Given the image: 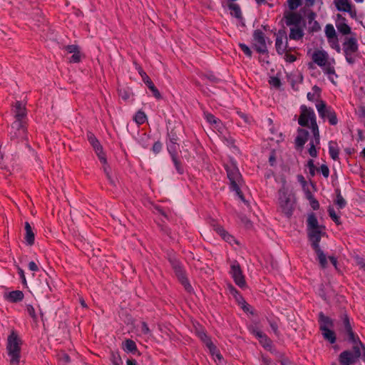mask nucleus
<instances>
[{
	"instance_id": "f257e3e1",
	"label": "nucleus",
	"mask_w": 365,
	"mask_h": 365,
	"mask_svg": "<svg viewBox=\"0 0 365 365\" xmlns=\"http://www.w3.org/2000/svg\"><path fill=\"white\" fill-rule=\"evenodd\" d=\"M21 338L16 331L12 330L8 336L6 341V351L9 357L10 365H20L21 362Z\"/></svg>"
},
{
	"instance_id": "f03ea898",
	"label": "nucleus",
	"mask_w": 365,
	"mask_h": 365,
	"mask_svg": "<svg viewBox=\"0 0 365 365\" xmlns=\"http://www.w3.org/2000/svg\"><path fill=\"white\" fill-rule=\"evenodd\" d=\"M307 231L311 244L320 242L322 237L325 235V227L319 224L317 216L314 212L309 214L307 216Z\"/></svg>"
},
{
	"instance_id": "7ed1b4c3",
	"label": "nucleus",
	"mask_w": 365,
	"mask_h": 365,
	"mask_svg": "<svg viewBox=\"0 0 365 365\" xmlns=\"http://www.w3.org/2000/svg\"><path fill=\"white\" fill-rule=\"evenodd\" d=\"M279 205L282 212L289 217L293 212L294 210V201L292 200L291 195L287 193V189L283 187L279 191Z\"/></svg>"
},
{
	"instance_id": "20e7f679",
	"label": "nucleus",
	"mask_w": 365,
	"mask_h": 365,
	"mask_svg": "<svg viewBox=\"0 0 365 365\" xmlns=\"http://www.w3.org/2000/svg\"><path fill=\"white\" fill-rule=\"evenodd\" d=\"M343 49L346 61L349 63H354L358 52V44L356 38H346L343 43Z\"/></svg>"
},
{
	"instance_id": "39448f33",
	"label": "nucleus",
	"mask_w": 365,
	"mask_h": 365,
	"mask_svg": "<svg viewBox=\"0 0 365 365\" xmlns=\"http://www.w3.org/2000/svg\"><path fill=\"white\" fill-rule=\"evenodd\" d=\"M275 47L278 54L282 55L287 51L288 48L287 35L286 31L279 29L275 33Z\"/></svg>"
},
{
	"instance_id": "423d86ee",
	"label": "nucleus",
	"mask_w": 365,
	"mask_h": 365,
	"mask_svg": "<svg viewBox=\"0 0 365 365\" xmlns=\"http://www.w3.org/2000/svg\"><path fill=\"white\" fill-rule=\"evenodd\" d=\"M317 108L319 115L324 118H327L331 125H336L337 123V118L334 111L331 108H327L324 101H321L317 105Z\"/></svg>"
},
{
	"instance_id": "0eeeda50",
	"label": "nucleus",
	"mask_w": 365,
	"mask_h": 365,
	"mask_svg": "<svg viewBox=\"0 0 365 365\" xmlns=\"http://www.w3.org/2000/svg\"><path fill=\"white\" fill-rule=\"evenodd\" d=\"M309 120L311 125L316 121L315 114L312 109L307 108L305 106L301 107V114L298 119V123L301 126H309Z\"/></svg>"
},
{
	"instance_id": "6e6552de",
	"label": "nucleus",
	"mask_w": 365,
	"mask_h": 365,
	"mask_svg": "<svg viewBox=\"0 0 365 365\" xmlns=\"http://www.w3.org/2000/svg\"><path fill=\"white\" fill-rule=\"evenodd\" d=\"M255 48L259 53H267L264 34L261 30H255L253 34Z\"/></svg>"
},
{
	"instance_id": "1a4fd4ad",
	"label": "nucleus",
	"mask_w": 365,
	"mask_h": 365,
	"mask_svg": "<svg viewBox=\"0 0 365 365\" xmlns=\"http://www.w3.org/2000/svg\"><path fill=\"white\" fill-rule=\"evenodd\" d=\"M230 274L237 285L242 288L246 287V281L238 263L231 265Z\"/></svg>"
},
{
	"instance_id": "9d476101",
	"label": "nucleus",
	"mask_w": 365,
	"mask_h": 365,
	"mask_svg": "<svg viewBox=\"0 0 365 365\" xmlns=\"http://www.w3.org/2000/svg\"><path fill=\"white\" fill-rule=\"evenodd\" d=\"M226 170L227 178L230 181L232 187L240 185V182L242 181V176L237 168L234 165H231L230 166L227 165Z\"/></svg>"
},
{
	"instance_id": "9b49d317",
	"label": "nucleus",
	"mask_w": 365,
	"mask_h": 365,
	"mask_svg": "<svg viewBox=\"0 0 365 365\" xmlns=\"http://www.w3.org/2000/svg\"><path fill=\"white\" fill-rule=\"evenodd\" d=\"M284 19L287 26L293 27L301 25L302 16L299 13L290 10L284 11Z\"/></svg>"
},
{
	"instance_id": "f8f14e48",
	"label": "nucleus",
	"mask_w": 365,
	"mask_h": 365,
	"mask_svg": "<svg viewBox=\"0 0 365 365\" xmlns=\"http://www.w3.org/2000/svg\"><path fill=\"white\" fill-rule=\"evenodd\" d=\"M24 119V118L16 119V120L12 123L11 128L14 129L16 132L11 136V139L18 137L24 138L26 136L27 131L26 123Z\"/></svg>"
},
{
	"instance_id": "ddd939ff",
	"label": "nucleus",
	"mask_w": 365,
	"mask_h": 365,
	"mask_svg": "<svg viewBox=\"0 0 365 365\" xmlns=\"http://www.w3.org/2000/svg\"><path fill=\"white\" fill-rule=\"evenodd\" d=\"M64 48L68 53H73L69 60L70 63H79L81 61L82 53L77 45H68L64 46Z\"/></svg>"
},
{
	"instance_id": "4468645a",
	"label": "nucleus",
	"mask_w": 365,
	"mask_h": 365,
	"mask_svg": "<svg viewBox=\"0 0 365 365\" xmlns=\"http://www.w3.org/2000/svg\"><path fill=\"white\" fill-rule=\"evenodd\" d=\"M341 319H342L343 325L344 327V330L346 331V332L347 333V334L349 336V340L350 341H351L352 343H356V336L352 330L348 315L346 313H344L341 315Z\"/></svg>"
},
{
	"instance_id": "2eb2a0df",
	"label": "nucleus",
	"mask_w": 365,
	"mask_h": 365,
	"mask_svg": "<svg viewBox=\"0 0 365 365\" xmlns=\"http://www.w3.org/2000/svg\"><path fill=\"white\" fill-rule=\"evenodd\" d=\"M31 287L32 289L31 292L36 295L42 294L46 290H51V287L46 279H44L43 282L39 283L38 282H34L31 283Z\"/></svg>"
},
{
	"instance_id": "dca6fc26",
	"label": "nucleus",
	"mask_w": 365,
	"mask_h": 365,
	"mask_svg": "<svg viewBox=\"0 0 365 365\" xmlns=\"http://www.w3.org/2000/svg\"><path fill=\"white\" fill-rule=\"evenodd\" d=\"M328 56L326 52L322 51H316L313 53L312 59L319 66H324L327 62Z\"/></svg>"
},
{
	"instance_id": "f3484780",
	"label": "nucleus",
	"mask_w": 365,
	"mask_h": 365,
	"mask_svg": "<svg viewBox=\"0 0 365 365\" xmlns=\"http://www.w3.org/2000/svg\"><path fill=\"white\" fill-rule=\"evenodd\" d=\"M14 113L16 119L25 118L26 116V105L21 101H16L14 105Z\"/></svg>"
},
{
	"instance_id": "a211bd4d",
	"label": "nucleus",
	"mask_w": 365,
	"mask_h": 365,
	"mask_svg": "<svg viewBox=\"0 0 365 365\" xmlns=\"http://www.w3.org/2000/svg\"><path fill=\"white\" fill-rule=\"evenodd\" d=\"M319 329H332L334 327V321L326 316L323 312L319 314Z\"/></svg>"
},
{
	"instance_id": "6ab92c4d",
	"label": "nucleus",
	"mask_w": 365,
	"mask_h": 365,
	"mask_svg": "<svg viewBox=\"0 0 365 365\" xmlns=\"http://www.w3.org/2000/svg\"><path fill=\"white\" fill-rule=\"evenodd\" d=\"M353 353L350 351H344L339 355V361L341 365H350L356 361Z\"/></svg>"
},
{
	"instance_id": "aec40b11",
	"label": "nucleus",
	"mask_w": 365,
	"mask_h": 365,
	"mask_svg": "<svg viewBox=\"0 0 365 365\" xmlns=\"http://www.w3.org/2000/svg\"><path fill=\"white\" fill-rule=\"evenodd\" d=\"M24 293L20 290H15L9 293H5L4 298L8 302L16 303L21 302L24 299Z\"/></svg>"
},
{
	"instance_id": "412c9836",
	"label": "nucleus",
	"mask_w": 365,
	"mask_h": 365,
	"mask_svg": "<svg viewBox=\"0 0 365 365\" xmlns=\"http://www.w3.org/2000/svg\"><path fill=\"white\" fill-rule=\"evenodd\" d=\"M312 247L317 255L322 268L324 269L327 265V257L319 247V242L312 243Z\"/></svg>"
},
{
	"instance_id": "4be33fe9",
	"label": "nucleus",
	"mask_w": 365,
	"mask_h": 365,
	"mask_svg": "<svg viewBox=\"0 0 365 365\" xmlns=\"http://www.w3.org/2000/svg\"><path fill=\"white\" fill-rule=\"evenodd\" d=\"M297 132L298 135L295 139V144L297 147L302 148L307 140L309 132L303 128H298Z\"/></svg>"
},
{
	"instance_id": "5701e85b",
	"label": "nucleus",
	"mask_w": 365,
	"mask_h": 365,
	"mask_svg": "<svg viewBox=\"0 0 365 365\" xmlns=\"http://www.w3.org/2000/svg\"><path fill=\"white\" fill-rule=\"evenodd\" d=\"M168 151L171 155L172 160L175 164V166L178 170V172L180 174L183 173V170L181 167V163L178 158L177 149L175 145H169Z\"/></svg>"
},
{
	"instance_id": "b1692460",
	"label": "nucleus",
	"mask_w": 365,
	"mask_h": 365,
	"mask_svg": "<svg viewBox=\"0 0 365 365\" xmlns=\"http://www.w3.org/2000/svg\"><path fill=\"white\" fill-rule=\"evenodd\" d=\"M304 31L301 26H293L290 28L289 38L292 40L298 41L303 38Z\"/></svg>"
},
{
	"instance_id": "393cba45",
	"label": "nucleus",
	"mask_w": 365,
	"mask_h": 365,
	"mask_svg": "<svg viewBox=\"0 0 365 365\" xmlns=\"http://www.w3.org/2000/svg\"><path fill=\"white\" fill-rule=\"evenodd\" d=\"M25 230H26V236L25 240L28 245L31 246L34 243L35 235L32 230L31 226L30 224L26 222H25Z\"/></svg>"
},
{
	"instance_id": "a878e982",
	"label": "nucleus",
	"mask_w": 365,
	"mask_h": 365,
	"mask_svg": "<svg viewBox=\"0 0 365 365\" xmlns=\"http://www.w3.org/2000/svg\"><path fill=\"white\" fill-rule=\"evenodd\" d=\"M334 3L339 11L350 12L351 10V4L348 0H334Z\"/></svg>"
},
{
	"instance_id": "bb28decb",
	"label": "nucleus",
	"mask_w": 365,
	"mask_h": 365,
	"mask_svg": "<svg viewBox=\"0 0 365 365\" xmlns=\"http://www.w3.org/2000/svg\"><path fill=\"white\" fill-rule=\"evenodd\" d=\"M170 262L175 272L176 276L178 277H182V275L185 274L183 269L180 265V262L175 257L169 258Z\"/></svg>"
},
{
	"instance_id": "cd10ccee",
	"label": "nucleus",
	"mask_w": 365,
	"mask_h": 365,
	"mask_svg": "<svg viewBox=\"0 0 365 365\" xmlns=\"http://www.w3.org/2000/svg\"><path fill=\"white\" fill-rule=\"evenodd\" d=\"M329 153L334 160L339 159V148L336 142L331 141L329 143Z\"/></svg>"
},
{
	"instance_id": "c85d7f7f",
	"label": "nucleus",
	"mask_w": 365,
	"mask_h": 365,
	"mask_svg": "<svg viewBox=\"0 0 365 365\" xmlns=\"http://www.w3.org/2000/svg\"><path fill=\"white\" fill-rule=\"evenodd\" d=\"M123 349L126 352L135 353L138 351L135 342L132 339H126L123 343Z\"/></svg>"
},
{
	"instance_id": "c756f323",
	"label": "nucleus",
	"mask_w": 365,
	"mask_h": 365,
	"mask_svg": "<svg viewBox=\"0 0 365 365\" xmlns=\"http://www.w3.org/2000/svg\"><path fill=\"white\" fill-rule=\"evenodd\" d=\"M321 331L325 340L329 341L331 344L335 343L336 337L335 332L332 331L331 329H325Z\"/></svg>"
},
{
	"instance_id": "7c9ffc66",
	"label": "nucleus",
	"mask_w": 365,
	"mask_h": 365,
	"mask_svg": "<svg viewBox=\"0 0 365 365\" xmlns=\"http://www.w3.org/2000/svg\"><path fill=\"white\" fill-rule=\"evenodd\" d=\"M310 128L312 129V132L314 136V139L312 140L314 141V143L319 145L320 142V136L317 121H314L312 123V125H310Z\"/></svg>"
},
{
	"instance_id": "2f4dec72",
	"label": "nucleus",
	"mask_w": 365,
	"mask_h": 365,
	"mask_svg": "<svg viewBox=\"0 0 365 365\" xmlns=\"http://www.w3.org/2000/svg\"><path fill=\"white\" fill-rule=\"evenodd\" d=\"M87 138L88 140L93 146V149L101 150V145L93 133L91 132L88 133Z\"/></svg>"
},
{
	"instance_id": "473e14b6",
	"label": "nucleus",
	"mask_w": 365,
	"mask_h": 365,
	"mask_svg": "<svg viewBox=\"0 0 365 365\" xmlns=\"http://www.w3.org/2000/svg\"><path fill=\"white\" fill-rule=\"evenodd\" d=\"M229 8L231 10V15L234 16L237 19H242L241 9L237 4L231 3L229 4Z\"/></svg>"
},
{
	"instance_id": "72a5a7b5",
	"label": "nucleus",
	"mask_w": 365,
	"mask_h": 365,
	"mask_svg": "<svg viewBox=\"0 0 365 365\" xmlns=\"http://www.w3.org/2000/svg\"><path fill=\"white\" fill-rule=\"evenodd\" d=\"M213 227L214 230L219 233L225 241L230 242L232 239V236L228 235L222 227L215 225H213Z\"/></svg>"
},
{
	"instance_id": "f704fd0d",
	"label": "nucleus",
	"mask_w": 365,
	"mask_h": 365,
	"mask_svg": "<svg viewBox=\"0 0 365 365\" xmlns=\"http://www.w3.org/2000/svg\"><path fill=\"white\" fill-rule=\"evenodd\" d=\"M336 199L335 200V204L338 205L339 208H344L346 205V202L341 196L339 189L336 190Z\"/></svg>"
},
{
	"instance_id": "c9c22d12",
	"label": "nucleus",
	"mask_w": 365,
	"mask_h": 365,
	"mask_svg": "<svg viewBox=\"0 0 365 365\" xmlns=\"http://www.w3.org/2000/svg\"><path fill=\"white\" fill-rule=\"evenodd\" d=\"M196 334L198 337L207 346L209 342H211L210 338L206 334L203 329H196Z\"/></svg>"
},
{
	"instance_id": "e433bc0d",
	"label": "nucleus",
	"mask_w": 365,
	"mask_h": 365,
	"mask_svg": "<svg viewBox=\"0 0 365 365\" xmlns=\"http://www.w3.org/2000/svg\"><path fill=\"white\" fill-rule=\"evenodd\" d=\"M178 279L181 282V284L183 285L185 289L189 292L191 293L192 292V287L191 284L189 283L185 274L182 275V277H178Z\"/></svg>"
},
{
	"instance_id": "4c0bfd02",
	"label": "nucleus",
	"mask_w": 365,
	"mask_h": 365,
	"mask_svg": "<svg viewBox=\"0 0 365 365\" xmlns=\"http://www.w3.org/2000/svg\"><path fill=\"white\" fill-rule=\"evenodd\" d=\"M205 117L207 122L212 125H215V128H217V124L220 123V120L216 118L212 114L209 113H205Z\"/></svg>"
},
{
	"instance_id": "58836bf2",
	"label": "nucleus",
	"mask_w": 365,
	"mask_h": 365,
	"mask_svg": "<svg viewBox=\"0 0 365 365\" xmlns=\"http://www.w3.org/2000/svg\"><path fill=\"white\" fill-rule=\"evenodd\" d=\"M146 119V115L144 112L143 111H138L134 116V120L138 124L141 125L145 123Z\"/></svg>"
},
{
	"instance_id": "ea45409f",
	"label": "nucleus",
	"mask_w": 365,
	"mask_h": 365,
	"mask_svg": "<svg viewBox=\"0 0 365 365\" xmlns=\"http://www.w3.org/2000/svg\"><path fill=\"white\" fill-rule=\"evenodd\" d=\"M325 34L329 39L336 37V31L331 24H327L325 27Z\"/></svg>"
},
{
	"instance_id": "a19ab883",
	"label": "nucleus",
	"mask_w": 365,
	"mask_h": 365,
	"mask_svg": "<svg viewBox=\"0 0 365 365\" xmlns=\"http://www.w3.org/2000/svg\"><path fill=\"white\" fill-rule=\"evenodd\" d=\"M338 31L344 35L349 34L351 33V28L345 23H341L336 25Z\"/></svg>"
},
{
	"instance_id": "79ce46f5",
	"label": "nucleus",
	"mask_w": 365,
	"mask_h": 365,
	"mask_svg": "<svg viewBox=\"0 0 365 365\" xmlns=\"http://www.w3.org/2000/svg\"><path fill=\"white\" fill-rule=\"evenodd\" d=\"M356 342L353 343L354 346H353V352L352 353H353L354 357L356 358V359H358L361 356V354L360 348H359V346H360L359 341H361L359 340V337L356 336Z\"/></svg>"
},
{
	"instance_id": "37998d69",
	"label": "nucleus",
	"mask_w": 365,
	"mask_h": 365,
	"mask_svg": "<svg viewBox=\"0 0 365 365\" xmlns=\"http://www.w3.org/2000/svg\"><path fill=\"white\" fill-rule=\"evenodd\" d=\"M328 212H329V215L330 216V217L331 218V220L336 224V225H341V221L339 220V217L336 215L334 210L333 207H329L328 208Z\"/></svg>"
},
{
	"instance_id": "c03bdc74",
	"label": "nucleus",
	"mask_w": 365,
	"mask_h": 365,
	"mask_svg": "<svg viewBox=\"0 0 365 365\" xmlns=\"http://www.w3.org/2000/svg\"><path fill=\"white\" fill-rule=\"evenodd\" d=\"M252 333L259 339V340L262 339L266 341H267V346L270 345V340L267 338V336L261 331L257 329H252Z\"/></svg>"
},
{
	"instance_id": "a18cd8bd",
	"label": "nucleus",
	"mask_w": 365,
	"mask_h": 365,
	"mask_svg": "<svg viewBox=\"0 0 365 365\" xmlns=\"http://www.w3.org/2000/svg\"><path fill=\"white\" fill-rule=\"evenodd\" d=\"M147 86L152 91L153 95L154 96L155 98H156L157 99H160L162 98L160 93L159 92L158 88L155 86V85L153 82L149 83V84L147 85Z\"/></svg>"
},
{
	"instance_id": "49530a36",
	"label": "nucleus",
	"mask_w": 365,
	"mask_h": 365,
	"mask_svg": "<svg viewBox=\"0 0 365 365\" xmlns=\"http://www.w3.org/2000/svg\"><path fill=\"white\" fill-rule=\"evenodd\" d=\"M287 4L289 9L294 11L302 4V0H287Z\"/></svg>"
},
{
	"instance_id": "de8ad7c7",
	"label": "nucleus",
	"mask_w": 365,
	"mask_h": 365,
	"mask_svg": "<svg viewBox=\"0 0 365 365\" xmlns=\"http://www.w3.org/2000/svg\"><path fill=\"white\" fill-rule=\"evenodd\" d=\"M292 48H287V51L284 53V59L287 62L289 63H293L296 61L297 58L294 55L290 53Z\"/></svg>"
},
{
	"instance_id": "09e8293b",
	"label": "nucleus",
	"mask_w": 365,
	"mask_h": 365,
	"mask_svg": "<svg viewBox=\"0 0 365 365\" xmlns=\"http://www.w3.org/2000/svg\"><path fill=\"white\" fill-rule=\"evenodd\" d=\"M94 150H95L96 155H98L101 163H103V165H106V157L105 153H103L102 145L101 146V150L94 149Z\"/></svg>"
},
{
	"instance_id": "8fccbe9b",
	"label": "nucleus",
	"mask_w": 365,
	"mask_h": 365,
	"mask_svg": "<svg viewBox=\"0 0 365 365\" xmlns=\"http://www.w3.org/2000/svg\"><path fill=\"white\" fill-rule=\"evenodd\" d=\"M58 358L59 361L63 363L64 364H66L70 362L69 356L64 351H60L58 354Z\"/></svg>"
},
{
	"instance_id": "3c124183",
	"label": "nucleus",
	"mask_w": 365,
	"mask_h": 365,
	"mask_svg": "<svg viewBox=\"0 0 365 365\" xmlns=\"http://www.w3.org/2000/svg\"><path fill=\"white\" fill-rule=\"evenodd\" d=\"M138 72H139V74L140 75V76L142 77L143 81L146 84V86L148 85L149 83L153 82L151 81V79L149 78V76L146 74V73L144 72L140 67H139V68H138Z\"/></svg>"
},
{
	"instance_id": "603ef678",
	"label": "nucleus",
	"mask_w": 365,
	"mask_h": 365,
	"mask_svg": "<svg viewBox=\"0 0 365 365\" xmlns=\"http://www.w3.org/2000/svg\"><path fill=\"white\" fill-rule=\"evenodd\" d=\"M307 166L309 168V175L312 176V177H314L315 175V171L317 170V168H316V166L314 165V161L313 160H309L307 163Z\"/></svg>"
},
{
	"instance_id": "864d4df0",
	"label": "nucleus",
	"mask_w": 365,
	"mask_h": 365,
	"mask_svg": "<svg viewBox=\"0 0 365 365\" xmlns=\"http://www.w3.org/2000/svg\"><path fill=\"white\" fill-rule=\"evenodd\" d=\"M111 361L114 365H122L123 361L118 354L112 353Z\"/></svg>"
},
{
	"instance_id": "5fc2aeb1",
	"label": "nucleus",
	"mask_w": 365,
	"mask_h": 365,
	"mask_svg": "<svg viewBox=\"0 0 365 365\" xmlns=\"http://www.w3.org/2000/svg\"><path fill=\"white\" fill-rule=\"evenodd\" d=\"M309 145H310V148L309 149V153L312 157L316 158L317 155V150L315 148L317 144L314 143L313 140H311Z\"/></svg>"
},
{
	"instance_id": "6e6d98bb",
	"label": "nucleus",
	"mask_w": 365,
	"mask_h": 365,
	"mask_svg": "<svg viewBox=\"0 0 365 365\" xmlns=\"http://www.w3.org/2000/svg\"><path fill=\"white\" fill-rule=\"evenodd\" d=\"M234 190L236 191L237 195L239 196V197L240 198V200L245 202L247 206L250 205V203L248 202V201H247L245 199V197L242 194V192H241L240 189V187L239 185L238 186H236L235 187H232Z\"/></svg>"
},
{
	"instance_id": "4d7b16f0",
	"label": "nucleus",
	"mask_w": 365,
	"mask_h": 365,
	"mask_svg": "<svg viewBox=\"0 0 365 365\" xmlns=\"http://www.w3.org/2000/svg\"><path fill=\"white\" fill-rule=\"evenodd\" d=\"M208 349H209V351H210V353L211 354L212 356H215V354L219 352V350L217 349V348L216 347L215 345H214V344L212 343V341L211 342H209V344L206 346Z\"/></svg>"
},
{
	"instance_id": "13d9d810",
	"label": "nucleus",
	"mask_w": 365,
	"mask_h": 365,
	"mask_svg": "<svg viewBox=\"0 0 365 365\" xmlns=\"http://www.w3.org/2000/svg\"><path fill=\"white\" fill-rule=\"evenodd\" d=\"M310 25H311L309 27L310 32H312V33L317 32L321 29V26L317 21H313L312 23V24H310Z\"/></svg>"
},
{
	"instance_id": "bf43d9fd",
	"label": "nucleus",
	"mask_w": 365,
	"mask_h": 365,
	"mask_svg": "<svg viewBox=\"0 0 365 365\" xmlns=\"http://www.w3.org/2000/svg\"><path fill=\"white\" fill-rule=\"evenodd\" d=\"M269 82L274 88H279L281 85V81L277 77H272Z\"/></svg>"
},
{
	"instance_id": "052dcab7",
	"label": "nucleus",
	"mask_w": 365,
	"mask_h": 365,
	"mask_svg": "<svg viewBox=\"0 0 365 365\" xmlns=\"http://www.w3.org/2000/svg\"><path fill=\"white\" fill-rule=\"evenodd\" d=\"M319 170L322 172V173L324 178H327L329 177V170L327 165H324V164L322 165Z\"/></svg>"
},
{
	"instance_id": "680f3d73",
	"label": "nucleus",
	"mask_w": 365,
	"mask_h": 365,
	"mask_svg": "<svg viewBox=\"0 0 365 365\" xmlns=\"http://www.w3.org/2000/svg\"><path fill=\"white\" fill-rule=\"evenodd\" d=\"M239 46L241 48V49L243 51V52L247 56L251 57V56H252V51L250 50V48L247 46H246L244 43H240Z\"/></svg>"
},
{
	"instance_id": "e2e57ef3",
	"label": "nucleus",
	"mask_w": 365,
	"mask_h": 365,
	"mask_svg": "<svg viewBox=\"0 0 365 365\" xmlns=\"http://www.w3.org/2000/svg\"><path fill=\"white\" fill-rule=\"evenodd\" d=\"M241 298V300H242V304L240 305L241 306V308L243 309V311L246 312H250L251 314H253L252 312H250V305L245 302V300L244 299V298L242 297H240Z\"/></svg>"
},
{
	"instance_id": "0e129e2a",
	"label": "nucleus",
	"mask_w": 365,
	"mask_h": 365,
	"mask_svg": "<svg viewBox=\"0 0 365 365\" xmlns=\"http://www.w3.org/2000/svg\"><path fill=\"white\" fill-rule=\"evenodd\" d=\"M162 149V144L159 141H157L155 142L153 145V151L155 153H160V151Z\"/></svg>"
},
{
	"instance_id": "69168bd1",
	"label": "nucleus",
	"mask_w": 365,
	"mask_h": 365,
	"mask_svg": "<svg viewBox=\"0 0 365 365\" xmlns=\"http://www.w3.org/2000/svg\"><path fill=\"white\" fill-rule=\"evenodd\" d=\"M27 312H28L29 314L33 318V319L36 321L37 317L35 314V310H34V308L33 307V306L28 305L27 306Z\"/></svg>"
},
{
	"instance_id": "338daca9",
	"label": "nucleus",
	"mask_w": 365,
	"mask_h": 365,
	"mask_svg": "<svg viewBox=\"0 0 365 365\" xmlns=\"http://www.w3.org/2000/svg\"><path fill=\"white\" fill-rule=\"evenodd\" d=\"M18 272H19V274L20 275V277L21 279L23 284L24 286H26L27 285V282H26V277H25L24 270L21 267H18Z\"/></svg>"
},
{
	"instance_id": "774afa93",
	"label": "nucleus",
	"mask_w": 365,
	"mask_h": 365,
	"mask_svg": "<svg viewBox=\"0 0 365 365\" xmlns=\"http://www.w3.org/2000/svg\"><path fill=\"white\" fill-rule=\"evenodd\" d=\"M118 94L124 101L128 100L129 98L128 93L125 90H118Z\"/></svg>"
}]
</instances>
